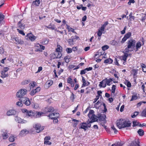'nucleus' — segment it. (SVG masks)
Here are the masks:
<instances>
[{"mask_svg": "<svg viewBox=\"0 0 146 146\" xmlns=\"http://www.w3.org/2000/svg\"><path fill=\"white\" fill-rule=\"evenodd\" d=\"M123 52L124 53V55L122 56V60L123 61H125L127 59V58L128 57V52H126L124 51Z\"/></svg>", "mask_w": 146, "mask_h": 146, "instance_id": "obj_20", "label": "nucleus"}, {"mask_svg": "<svg viewBox=\"0 0 146 146\" xmlns=\"http://www.w3.org/2000/svg\"><path fill=\"white\" fill-rule=\"evenodd\" d=\"M144 131L142 129H139L137 131V133L140 136L143 135L144 134Z\"/></svg>", "mask_w": 146, "mask_h": 146, "instance_id": "obj_32", "label": "nucleus"}, {"mask_svg": "<svg viewBox=\"0 0 146 146\" xmlns=\"http://www.w3.org/2000/svg\"><path fill=\"white\" fill-rule=\"evenodd\" d=\"M108 21H106L105 22L104 24L102 25V26H103L105 28L106 27L108 24Z\"/></svg>", "mask_w": 146, "mask_h": 146, "instance_id": "obj_63", "label": "nucleus"}, {"mask_svg": "<svg viewBox=\"0 0 146 146\" xmlns=\"http://www.w3.org/2000/svg\"><path fill=\"white\" fill-rule=\"evenodd\" d=\"M79 38V37L76 36H72L68 41L69 44L70 46L73 45L76 41V40Z\"/></svg>", "mask_w": 146, "mask_h": 146, "instance_id": "obj_6", "label": "nucleus"}, {"mask_svg": "<svg viewBox=\"0 0 146 146\" xmlns=\"http://www.w3.org/2000/svg\"><path fill=\"white\" fill-rule=\"evenodd\" d=\"M127 39L125 36L122 39L121 41V43L122 44L124 43L125 41H126Z\"/></svg>", "mask_w": 146, "mask_h": 146, "instance_id": "obj_57", "label": "nucleus"}, {"mask_svg": "<svg viewBox=\"0 0 146 146\" xmlns=\"http://www.w3.org/2000/svg\"><path fill=\"white\" fill-rule=\"evenodd\" d=\"M141 66L142 68L143 71L145 72H146V66L145 65L143 64H142L141 65Z\"/></svg>", "mask_w": 146, "mask_h": 146, "instance_id": "obj_34", "label": "nucleus"}, {"mask_svg": "<svg viewBox=\"0 0 146 146\" xmlns=\"http://www.w3.org/2000/svg\"><path fill=\"white\" fill-rule=\"evenodd\" d=\"M136 41L133 39H130L127 42V47L125 48L124 51L129 52L133 51L135 47Z\"/></svg>", "mask_w": 146, "mask_h": 146, "instance_id": "obj_1", "label": "nucleus"}, {"mask_svg": "<svg viewBox=\"0 0 146 146\" xmlns=\"http://www.w3.org/2000/svg\"><path fill=\"white\" fill-rule=\"evenodd\" d=\"M138 122H137V121L136 120L133 121V127H134L136 126H138Z\"/></svg>", "mask_w": 146, "mask_h": 146, "instance_id": "obj_47", "label": "nucleus"}, {"mask_svg": "<svg viewBox=\"0 0 146 146\" xmlns=\"http://www.w3.org/2000/svg\"><path fill=\"white\" fill-rule=\"evenodd\" d=\"M36 93L34 91V90H33L31 91L30 94L31 96H33L34 94H35Z\"/></svg>", "mask_w": 146, "mask_h": 146, "instance_id": "obj_61", "label": "nucleus"}, {"mask_svg": "<svg viewBox=\"0 0 146 146\" xmlns=\"http://www.w3.org/2000/svg\"><path fill=\"white\" fill-rule=\"evenodd\" d=\"M116 86L115 85H113L111 89V92L113 93H114L115 92V90Z\"/></svg>", "mask_w": 146, "mask_h": 146, "instance_id": "obj_49", "label": "nucleus"}, {"mask_svg": "<svg viewBox=\"0 0 146 146\" xmlns=\"http://www.w3.org/2000/svg\"><path fill=\"white\" fill-rule=\"evenodd\" d=\"M40 87H38L36 88L35 89H34V91L35 92L37 93L40 91Z\"/></svg>", "mask_w": 146, "mask_h": 146, "instance_id": "obj_59", "label": "nucleus"}, {"mask_svg": "<svg viewBox=\"0 0 146 146\" xmlns=\"http://www.w3.org/2000/svg\"><path fill=\"white\" fill-rule=\"evenodd\" d=\"M21 20L18 22L17 24L18 27L20 28L21 29H23L25 27V25L23 24H22L21 23Z\"/></svg>", "mask_w": 146, "mask_h": 146, "instance_id": "obj_17", "label": "nucleus"}, {"mask_svg": "<svg viewBox=\"0 0 146 146\" xmlns=\"http://www.w3.org/2000/svg\"><path fill=\"white\" fill-rule=\"evenodd\" d=\"M131 33L130 32H129L125 34L124 36L127 38H129L131 36Z\"/></svg>", "mask_w": 146, "mask_h": 146, "instance_id": "obj_36", "label": "nucleus"}, {"mask_svg": "<svg viewBox=\"0 0 146 146\" xmlns=\"http://www.w3.org/2000/svg\"><path fill=\"white\" fill-rule=\"evenodd\" d=\"M44 114V113L42 112L36 111V118L39 117L40 116L43 115Z\"/></svg>", "mask_w": 146, "mask_h": 146, "instance_id": "obj_23", "label": "nucleus"}, {"mask_svg": "<svg viewBox=\"0 0 146 146\" xmlns=\"http://www.w3.org/2000/svg\"><path fill=\"white\" fill-rule=\"evenodd\" d=\"M40 3V0H35L33 2V3L36 6H38L39 5Z\"/></svg>", "mask_w": 146, "mask_h": 146, "instance_id": "obj_24", "label": "nucleus"}, {"mask_svg": "<svg viewBox=\"0 0 146 146\" xmlns=\"http://www.w3.org/2000/svg\"><path fill=\"white\" fill-rule=\"evenodd\" d=\"M103 81H104V82H105V84H106V85L110 86V83L112 81V80L111 79H108L106 78Z\"/></svg>", "mask_w": 146, "mask_h": 146, "instance_id": "obj_18", "label": "nucleus"}, {"mask_svg": "<svg viewBox=\"0 0 146 146\" xmlns=\"http://www.w3.org/2000/svg\"><path fill=\"white\" fill-rule=\"evenodd\" d=\"M27 90L25 89H21L19 90L17 93V96L20 98L23 97L27 93Z\"/></svg>", "mask_w": 146, "mask_h": 146, "instance_id": "obj_4", "label": "nucleus"}, {"mask_svg": "<svg viewBox=\"0 0 146 146\" xmlns=\"http://www.w3.org/2000/svg\"><path fill=\"white\" fill-rule=\"evenodd\" d=\"M82 76V81L83 83V84H82V87H83L84 86H86L87 85V82L85 80L83 76Z\"/></svg>", "mask_w": 146, "mask_h": 146, "instance_id": "obj_29", "label": "nucleus"}, {"mask_svg": "<svg viewBox=\"0 0 146 146\" xmlns=\"http://www.w3.org/2000/svg\"><path fill=\"white\" fill-rule=\"evenodd\" d=\"M142 45L141 43L140 42H138L136 45V50L135 51H137L140 48Z\"/></svg>", "mask_w": 146, "mask_h": 146, "instance_id": "obj_19", "label": "nucleus"}, {"mask_svg": "<svg viewBox=\"0 0 146 146\" xmlns=\"http://www.w3.org/2000/svg\"><path fill=\"white\" fill-rule=\"evenodd\" d=\"M109 48V47L108 46L106 45L102 46V49L104 51L108 49Z\"/></svg>", "mask_w": 146, "mask_h": 146, "instance_id": "obj_44", "label": "nucleus"}, {"mask_svg": "<svg viewBox=\"0 0 146 146\" xmlns=\"http://www.w3.org/2000/svg\"><path fill=\"white\" fill-rule=\"evenodd\" d=\"M1 134L3 139H6L8 137L9 135L7 130L5 129H3L1 131Z\"/></svg>", "mask_w": 146, "mask_h": 146, "instance_id": "obj_9", "label": "nucleus"}, {"mask_svg": "<svg viewBox=\"0 0 146 146\" xmlns=\"http://www.w3.org/2000/svg\"><path fill=\"white\" fill-rule=\"evenodd\" d=\"M33 127L35 129L37 133H39L42 131L44 129V127H41L40 124L37 123L33 126Z\"/></svg>", "mask_w": 146, "mask_h": 146, "instance_id": "obj_7", "label": "nucleus"}, {"mask_svg": "<svg viewBox=\"0 0 146 146\" xmlns=\"http://www.w3.org/2000/svg\"><path fill=\"white\" fill-rule=\"evenodd\" d=\"M73 82L72 81V80L71 78V76H69L68 78L67 79V82L68 83L70 84Z\"/></svg>", "mask_w": 146, "mask_h": 146, "instance_id": "obj_35", "label": "nucleus"}, {"mask_svg": "<svg viewBox=\"0 0 146 146\" xmlns=\"http://www.w3.org/2000/svg\"><path fill=\"white\" fill-rule=\"evenodd\" d=\"M46 27L48 29H49L52 30H54L55 28V27L54 25H52L51 24L49 25L48 26H46Z\"/></svg>", "mask_w": 146, "mask_h": 146, "instance_id": "obj_27", "label": "nucleus"}, {"mask_svg": "<svg viewBox=\"0 0 146 146\" xmlns=\"http://www.w3.org/2000/svg\"><path fill=\"white\" fill-rule=\"evenodd\" d=\"M104 82V81H103V80L101 82H100L99 86L100 87L105 88L106 87V84L103 83Z\"/></svg>", "mask_w": 146, "mask_h": 146, "instance_id": "obj_30", "label": "nucleus"}, {"mask_svg": "<svg viewBox=\"0 0 146 146\" xmlns=\"http://www.w3.org/2000/svg\"><path fill=\"white\" fill-rule=\"evenodd\" d=\"M17 30L18 31V32L20 34L22 35H23V36L25 35V34L24 33V32L23 31L21 30H20L19 29H17Z\"/></svg>", "mask_w": 146, "mask_h": 146, "instance_id": "obj_50", "label": "nucleus"}, {"mask_svg": "<svg viewBox=\"0 0 146 146\" xmlns=\"http://www.w3.org/2000/svg\"><path fill=\"white\" fill-rule=\"evenodd\" d=\"M110 43L112 45L115 46L117 45L118 42L117 41L113 40L111 41L110 42Z\"/></svg>", "mask_w": 146, "mask_h": 146, "instance_id": "obj_33", "label": "nucleus"}, {"mask_svg": "<svg viewBox=\"0 0 146 146\" xmlns=\"http://www.w3.org/2000/svg\"><path fill=\"white\" fill-rule=\"evenodd\" d=\"M138 69H133L132 70V72L133 73V75L134 76H135L137 74Z\"/></svg>", "mask_w": 146, "mask_h": 146, "instance_id": "obj_42", "label": "nucleus"}, {"mask_svg": "<svg viewBox=\"0 0 146 146\" xmlns=\"http://www.w3.org/2000/svg\"><path fill=\"white\" fill-rule=\"evenodd\" d=\"M44 144L46 145H50L51 144V143L48 141L44 140Z\"/></svg>", "mask_w": 146, "mask_h": 146, "instance_id": "obj_54", "label": "nucleus"}, {"mask_svg": "<svg viewBox=\"0 0 146 146\" xmlns=\"http://www.w3.org/2000/svg\"><path fill=\"white\" fill-rule=\"evenodd\" d=\"M57 53L56 54H57V56H56V58H60L62 56V54L60 52H56Z\"/></svg>", "mask_w": 146, "mask_h": 146, "instance_id": "obj_46", "label": "nucleus"}, {"mask_svg": "<svg viewBox=\"0 0 146 146\" xmlns=\"http://www.w3.org/2000/svg\"><path fill=\"white\" fill-rule=\"evenodd\" d=\"M9 68H7V67H5L3 70H2V71L4 72H6L8 71V70H9Z\"/></svg>", "mask_w": 146, "mask_h": 146, "instance_id": "obj_64", "label": "nucleus"}, {"mask_svg": "<svg viewBox=\"0 0 146 146\" xmlns=\"http://www.w3.org/2000/svg\"><path fill=\"white\" fill-rule=\"evenodd\" d=\"M26 37H27V39H28V38L32 41H34L36 38V37L35 36L31 33L27 34L26 36Z\"/></svg>", "mask_w": 146, "mask_h": 146, "instance_id": "obj_11", "label": "nucleus"}, {"mask_svg": "<svg viewBox=\"0 0 146 146\" xmlns=\"http://www.w3.org/2000/svg\"><path fill=\"white\" fill-rule=\"evenodd\" d=\"M19 100L27 106H29L31 104L29 98L25 97L20 98Z\"/></svg>", "mask_w": 146, "mask_h": 146, "instance_id": "obj_5", "label": "nucleus"}, {"mask_svg": "<svg viewBox=\"0 0 146 146\" xmlns=\"http://www.w3.org/2000/svg\"><path fill=\"white\" fill-rule=\"evenodd\" d=\"M139 112L135 111L134 112L133 114L132 115H131V117L133 118H135L139 114Z\"/></svg>", "mask_w": 146, "mask_h": 146, "instance_id": "obj_43", "label": "nucleus"}, {"mask_svg": "<svg viewBox=\"0 0 146 146\" xmlns=\"http://www.w3.org/2000/svg\"><path fill=\"white\" fill-rule=\"evenodd\" d=\"M126 28L127 27L126 26L125 27L123 30L121 31V34L123 35L125 33V30L126 29Z\"/></svg>", "mask_w": 146, "mask_h": 146, "instance_id": "obj_55", "label": "nucleus"}, {"mask_svg": "<svg viewBox=\"0 0 146 146\" xmlns=\"http://www.w3.org/2000/svg\"><path fill=\"white\" fill-rule=\"evenodd\" d=\"M48 116L51 119H54V118L57 119L59 116V114L54 111L48 115Z\"/></svg>", "mask_w": 146, "mask_h": 146, "instance_id": "obj_10", "label": "nucleus"}, {"mask_svg": "<svg viewBox=\"0 0 146 146\" xmlns=\"http://www.w3.org/2000/svg\"><path fill=\"white\" fill-rule=\"evenodd\" d=\"M47 110L48 111L47 112L50 113H51L54 111V108L52 107H50L48 108Z\"/></svg>", "mask_w": 146, "mask_h": 146, "instance_id": "obj_26", "label": "nucleus"}, {"mask_svg": "<svg viewBox=\"0 0 146 146\" xmlns=\"http://www.w3.org/2000/svg\"><path fill=\"white\" fill-rule=\"evenodd\" d=\"M125 84L127 85L128 87L129 88L131 86V84L130 82L127 80H126Z\"/></svg>", "mask_w": 146, "mask_h": 146, "instance_id": "obj_40", "label": "nucleus"}, {"mask_svg": "<svg viewBox=\"0 0 146 146\" xmlns=\"http://www.w3.org/2000/svg\"><path fill=\"white\" fill-rule=\"evenodd\" d=\"M80 127H79V129H83L85 131L87 129V127L86 126V122H82V123L80 124Z\"/></svg>", "mask_w": 146, "mask_h": 146, "instance_id": "obj_14", "label": "nucleus"}, {"mask_svg": "<svg viewBox=\"0 0 146 146\" xmlns=\"http://www.w3.org/2000/svg\"><path fill=\"white\" fill-rule=\"evenodd\" d=\"M131 125V123L130 121L121 119L118 121L117 123V125L120 129L126 127H129Z\"/></svg>", "mask_w": 146, "mask_h": 146, "instance_id": "obj_2", "label": "nucleus"}, {"mask_svg": "<svg viewBox=\"0 0 146 146\" xmlns=\"http://www.w3.org/2000/svg\"><path fill=\"white\" fill-rule=\"evenodd\" d=\"M16 111L14 110H9L6 113L7 116H10L12 115H14L15 116L16 115Z\"/></svg>", "mask_w": 146, "mask_h": 146, "instance_id": "obj_12", "label": "nucleus"}, {"mask_svg": "<svg viewBox=\"0 0 146 146\" xmlns=\"http://www.w3.org/2000/svg\"><path fill=\"white\" fill-rule=\"evenodd\" d=\"M132 13L131 12L129 15V19L131 21L132 20H134L135 19V17L134 16H132Z\"/></svg>", "mask_w": 146, "mask_h": 146, "instance_id": "obj_39", "label": "nucleus"}, {"mask_svg": "<svg viewBox=\"0 0 146 146\" xmlns=\"http://www.w3.org/2000/svg\"><path fill=\"white\" fill-rule=\"evenodd\" d=\"M66 50L68 53H69L72 52V49L70 48H66Z\"/></svg>", "mask_w": 146, "mask_h": 146, "instance_id": "obj_52", "label": "nucleus"}, {"mask_svg": "<svg viewBox=\"0 0 146 146\" xmlns=\"http://www.w3.org/2000/svg\"><path fill=\"white\" fill-rule=\"evenodd\" d=\"M49 39L46 38H44L42 42V44L44 45L47 44L48 42Z\"/></svg>", "mask_w": 146, "mask_h": 146, "instance_id": "obj_28", "label": "nucleus"}, {"mask_svg": "<svg viewBox=\"0 0 146 146\" xmlns=\"http://www.w3.org/2000/svg\"><path fill=\"white\" fill-rule=\"evenodd\" d=\"M22 103L21 102H18L16 103V105L19 107H22L23 105Z\"/></svg>", "mask_w": 146, "mask_h": 146, "instance_id": "obj_53", "label": "nucleus"}, {"mask_svg": "<svg viewBox=\"0 0 146 146\" xmlns=\"http://www.w3.org/2000/svg\"><path fill=\"white\" fill-rule=\"evenodd\" d=\"M86 71L87 70L86 69H85L83 70H81L80 72V74L82 75L83 74H85L86 72Z\"/></svg>", "mask_w": 146, "mask_h": 146, "instance_id": "obj_51", "label": "nucleus"}, {"mask_svg": "<svg viewBox=\"0 0 146 146\" xmlns=\"http://www.w3.org/2000/svg\"><path fill=\"white\" fill-rule=\"evenodd\" d=\"M32 107L33 108H37L39 107V106L38 104L36 103H33L32 104Z\"/></svg>", "mask_w": 146, "mask_h": 146, "instance_id": "obj_41", "label": "nucleus"}, {"mask_svg": "<svg viewBox=\"0 0 146 146\" xmlns=\"http://www.w3.org/2000/svg\"><path fill=\"white\" fill-rule=\"evenodd\" d=\"M105 29V28L104 27L102 26L99 29L98 31H102L103 33V32L104 31Z\"/></svg>", "mask_w": 146, "mask_h": 146, "instance_id": "obj_58", "label": "nucleus"}, {"mask_svg": "<svg viewBox=\"0 0 146 146\" xmlns=\"http://www.w3.org/2000/svg\"><path fill=\"white\" fill-rule=\"evenodd\" d=\"M4 15L1 13H0V24L4 19Z\"/></svg>", "mask_w": 146, "mask_h": 146, "instance_id": "obj_45", "label": "nucleus"}, {"mask_svg": "<svg viewBox=\"0 0 146 146\" xmlns=\"http://www.w3.org/2000/svg\"><path fill=\"white\" fill-rule=\"evenodd\" d=\"M102 33H103L102 32L100 31H98L97 33V35L98 36L100 37L101 36Z\"/></svg>", "mask_w": 146, "mask_h": 146, "instance_id": "obj_60", "label": "nucleus"}, {"mask_svg": "<svg viewBox=\"0 0 146 146\" xmlns=\"http://www.w3.org/2000/svg\"><path fill=\"white\" fill-rule=\"evenodd\" d=\"M64 60L66 63H68L69 62V59L68 58V57L67 56L65 57L64 58Z\"/></svg>", "mask_w": 146, "mask_h": 146, "instance_id": "obj_62", "label": "nucleus"}, {"mask_svg": "<svg viewBox=\"0 0 146 146\" xmlns=\"http://www.w3.org/2000/svg\"><path fill=\"white\" fill-rule=\"evenodd\" d=\"M106 117V115L104 114H99L98 118L100 120L102 121H104Z\"/></svg>", "mask_w": 146, "mask_h": 146, "instance_id": "obj_16", "label": "nucleus"}, {"mask_svg": "<svg viewBox=\"0 0 146 146\" xmlns=\"http://www.w3.org/2000/svg\"><path fill=\"white\" fill-rule=\"evenodd\" d=\"M137 94H136L135 95L132 96L131 99L130 101H133V100H136L137 99Z\"/></svg>", "mask_w": 146, "mask_h": 146, "instance_id": "obj_37", "label": "nucleus"}, {"mask_svg": "<svg viewBox=\"0 0 146 146\" xmlns=\"http://www.w3.org/2000/svg\"><path fill=\"white\" fill-rule=\"evenodd\" d=\"M29 131L26 129L21 130L20 133L19 135L20 136H23L28 133Z\"/></svg>", "mask_w": 146, "mask_h": 146, "instance_id": "obj_15", "label": "nucleus"}, {"mask_svg": "<svg viewBox=\"0 0 146 146\" xmlns=\"http://www.w3.org/2000/svg\"><path fill=\"white\" fill-rule=\"evenodd\" d=\"M13 40L15 41V42H16V44L21 43V41L18 38L16 37L13 38Z\"/></svg>", "mask_w": 146, "mask_h": 146, "instance_id": "obj_38", "label": "nucleus"}, {"mask_svg": "<svg viewBox=\"0 0 146 146\" xmlns=\"http://www.w3.org/2000/svg\"><path fill=\"white\" fill-rule=\"evenodd\" d=\"M139 143V142L138 140L135 139L131 142L130 146H140Z\"/></svg>", "mask_w": 146, "mask_h": 146, "instance_id": "obj_13", "label": "nucleus"}, {"mask_svg": "<svg viewBox=\"0 0 146 146\" xmlns=\"http://www.w3.org/2000/svg\"><path fill=\"white\" fill-rule=\"evenodd\" d=\"M141 116L146 117V109L144 110L142 112Z\"/></svg>", "mask_w": 146, "mask_h": 146, "instance_id": "obj_48", "label": "nucleus"}, {"mask_svg": "<svg viewBox=\"0 0 146 146\" xmlns=\"http://www.w3.org/2000/svg\"><path fill=\"white\" fill-rule=\"evenodd\" d=\"M113 61V60L111 58H108L104 60V63H112Z\"/></svg>", "mask_w": 146, "mask_h": 146, "instance_id": "obj_25", "label": "nucleus"}, {"mask_svg": "<svg viewBox=\"0 0 146 146\" xmlns=\"http://www.w3.org/2000/svg\"><path fill=\"white\" fill-rule=\"evenodd\" d=\"M121 145L119 142H118L117 143L113 144L111 146H121Z\"/></svg>", "mask_w": 146, "mask_h": 146, "instance_id": "obj_56", "label": "nucleus"}, {"mask_svg": "<svg viewBox=\"0 0 146 146\" xmlns=\"http://www.w3.org/2000/svg\"><path fill=\"white\" fill-rule=\"evenodd\" d=\"M1 76L2 78H4L7 77L8 76V74L6 72H4L2 71L1 72Z\"/></svg>", "mask_w": 146, "mask_h": 146, "instance_id": "obj_21", "label": "nucleus"}, {"mask_svg": "<svg viewBox=\"0 0 146 146\" xmlns=\"http://www.w3.org/2000/svg\"><path fill=\"white\" fill-rule=\"evenodd\" d=\"M16 137H15L14 136L11 135L9 138V140L10 142H13L15 140V139Z\"/></svg>", "mask_w": 146, "mask_h": 146, "instance_id": "obj_31", "label": "nucleus"}, {"mask_svg": "<svg viewBox=\"0 0 146 146\" xmlns=\"http://www.w3.org/2000/svg\"><path fill=\"white\" fill-rule=\"evenodd\" d=\"M22 112L26 113V116L30 117L31 118H36V111L32 110H28L26 109L21 110Z\"/></svg>", "mask_w": 146, "mask_h": 146, "instance_id": "obj_3", "label": "nucleus"}, {"mask_svg": "<svg viewBox=\"0 0 146 146\" xmlns=\"http://www.w3.org/2000/svg\"><path fill=\"white\" fill-rule=\"evenodd\" d=\"M94 111L92 110H90L88 115V117L92 120L96 121V116L94 114Z\"/></svg>", "mask_w": 146, "mask_h": 146, "instance_id": "obj_8", "label": "nucleus"}, {"mask_svg": "<svg viewBox=\"0 0 146 146\" xmlns=\"http://www.w3.org/2000/svg\"><path fill=\"white\" fill-rule=\"evenodd\" d=\"M15 120L18 122L19 123H21L22 122V119L20 117H18L17 116V115H16L15 116Z\"/></svg>", "mask_w": 146, "mask_h": 146, "instance_id": "obj_22", "label": "nucleus"}]
</instances>
